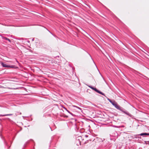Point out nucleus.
Segmentation results:
<instances>
[{
	"instance_id": "f257e3e1",
	"label": "nucleus",
	"mask_w": 149,
	"mask_h": 149,
	"mask_svg": "<svg viewBox=\"0 0 149 149\" xmlns=\"http://www.w3.org/2000/svg\"><path fill=\"white\" fill-rule=\"evenodd\" d=\"M110 103L117 109L119 110L124 114L128 115V116L130 117L132 115L126 109L119 105L117 102L115 101L112 100L111 101H110Z\"/></svg>"
},
{
	"instance_id": "f03ea898",
	"label": "nucleus",
	"mask_w": 149,
	"mask_h": 149,
	"mask_svg": "<svg viewBox=\"0 0 149 149\" xmlns=\"http://www.w3.org/2000/svg\"><path fill=\"white\" fill-rule=\"evenodd\" d=\"M88 86L89 88H91L93 90L95 91V92H97V93H98L99 94H100L105 96V95L104 93H102V92L99 91V90H98L96 88H94L91 86Z\"/></svg>"
},
{
	"instance_id": "7ed1b4c3",
	"label": "nucleus",
	"mask_w": 149,
	"mask_h": 149,
	"mask_svg": "<svg viewBox=\"0 0 149 149\" xmlns=\"http://www.w3.org/2000/svg\"><path fill=\"white\" fill-rule=\"evenodd\" d=\"M1 65L3 66V67H4L8 68L9 67H10V65H6L2 62L1 63Z\"/></svg>"
},
{
	"instance_id": "20e7f679",
	"label": "nucleus",
	"mask_w": 149,
	"mask_h": 149,
	"mask_svg": "<svg viewBox=\"0 0 149 149\" xmlns=\"http://www.w3.org/2000/svg\"><path fill=\"white\" fill-rule=\"evenodd\" d=\"M13 115V114H6L4 115L0 114V117L4 116H11Z\"/></svg>"
},
{
	"instance_id": "39448f33",
	"label": "nucleus",
	"mask_w": 149,
	"mask_h": 149,
	"mask_svg": "<svg viewBox=\"0 0 149 149\" xmlns=\"http://www.w3.org/2000/svg\"><path fill=\"white\" fill-rule=\"evenodd\" d=\"M139 135L141 136H143V135H149V133H142L140 134Z\"/></svg>"
},
{
	"instance_id": "423d86ee",
	"label": "nucleus",
	"mask_w": 149,
	"mask_h": 149,
	"mask_svg": "<svg viewBox=\"0 0 149 149\" xmlns=\"http://www.w3.org/2000/svg\"><path fill=\"white\" fill-rule=\"evenodd\" d=\"M9 67L13 68H17V67L15 65H12L11 66L10 65V67Z\"/></svg>"
},
{
	"instance_id": "0eeeda50",
	"label": "nucleus",
	"mask_w": 149,
	"mask_h": 149,
	"mask_svg": "<svg viewBox=\"0 0 149 149\" xmlns=\"http://www.w3.org/2000/svg\"><path fill=\"white\" fill-rule=\"evenodd\" d=\"M21 114H22V113L20 112L16 111L15 113V115L16 116L21 115Z\"/></svg>"
},
{
	"instance_id": "6e6552de",
	"label": "nucleus",
	"mask_w": 149,
	"mask_h": 149,
	"mask_svg": "<svg viewBox=\"0 0 149 149\" xmlns=\"http://www.w3.org/2000/svg\"><path fill=\"white\" fill-rule=\"evenodd\" d=\"M97 140L99 141L100 142H103V140L101 138H98Z\"/></svg>"
},
{
	"instance_id": "1a4fd4ad",
	"label": "nucleus",
	"mask_w": 149,
	"mask_h": 149,
	"mask_svg": "<svg viewBox=\"0 0 149 149\" xmlns=\"http://www.w3.org/2000/svg\"><path fill=\"white\" fill-rule=\"evenodd\" d=\"M4 39H5L7 40H8V41H9L10 42H11L10 40L8 38H7L6 37H4Z\"/></svg>"
},
{
	"instance_id": "9d476101",
	"label": "nucleus",
	"mask_w": 149,
	"mask_h": 149,
	"mask_svg": "<svg viewBox=\"0 0 149 149\" xmlns=\"http://www.w3.org/2000/svg\"><path fill=\"white\" fill-rule=\"evenodd\" d=\"M73 106V107H75L76 108H77L79 109L80 110H81V109L80 108V107H77V106Z\"/></svg>"
},
{
	"instance_id": "9b49d317",
	"label": "nucleus",
	"mask_w": 149,
	"mask_h": 149,
	"mask_svg": "<svg viewBox=\"0 0 149 149\" xmlns=\"http://www.w3.org/2000/svg\"><path fill=\"white\" fill-rule=\"evenodd\" d=\"M64 108L69 113H70V112L68 110L65 108L64 107Z\"/></svg>"
},
{
	"instance_id": "f8f14e48",
	"label": "nucleus",
	"mask_w": 149,
	"mask_h": 149,
	"mask_svg": "<svg viewBox=\"0 0 149 149\" xmlns=\"http://www.w3.org/2000/svg\"><path fill=\"white\" fill-rule=\"evenodd\" d=\"M108 100L110 102V101H111L112 100H111L110 99H108Z\"/></svg>"
},
{
	"instance_id": "ddd939ff",
	"label": "nucleus",
	"mask_w": 149,
	"mask_h": 149,
	"mask_svg": "<svg viewBox=\"0 0 149 149\" xmlns=\"http://www.w3.org/2000/svg\"><path fill=\"white\" fill-rule=\"evenodd\" d=\"M108 100L110 102V101H111L112 100H111L110 99H108Z\"/></svg>"
},
{
	"instance_id": "4468645a",
	"label": "nucleus",
	"mask_w": 149,
	"mask_h": 149,
	"mask_svg": "<svg viewBox=\"0 0 149 149\" xmlns=\"http://www.w3.org/2000/svg\"><path fill=\"white\" fill-rule=\"evenodd\" d=\"M70 114L72 115V116H73V114L70 112Z\"/></svg>"
},
{
	"instance_id": "2eb2a0df",
	"label": "nucleus",
	"mask_w": 149,
	"mask_h": 149,
	"mask_svg": "<svg viewBox=\"0 0 149 149\" xmlns=\"http://www.w3.org/2000/svg\"><path fill=\"white\" fill-rule=\"evenodd\" d=\"M27 42H29H29H30L29 41V40H27Z\"/></svg>"
},
{
	"instance_id": "dca6fc26",
	"label": "nucleus",
	"mask_w": 149,
	"mask_h": 149,
	"mask_svg": "<svg viewBox=\"0 0 149 149\" xmlns=\"http://www.w3.org/2000/svg\"><path fill=\"white\" fill-rule=\"evenodd\" d=\"M85 136H86V137H88V135H85Z\"/></svg>"
},
{
	"instance_id": "f3484780",
	"label": "nucleus",
	"mask_w": 149,
	"mask_h": 149,
	"mask_svg": "<svg viewBox=\"0 0 149 149\" xmlns=\"http://www.w3.org/2000/svg\"><path fill=\"white\" fill-rule=\"evenodd\" d=\"M5 143L6 144V145H7V143L6 142Z\"/></svg>"
}]
</instances>
